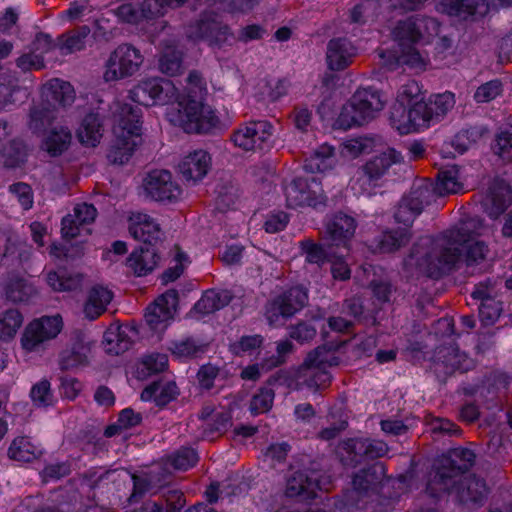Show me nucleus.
I'll list each match as a JSON object with an SVG mask.
<instances>
[{"label": "nucleus", "instance_id": "ea45409f", "mask_svg": "<svg viewBox=\"0 0 512 512\" xmlns=\"http://www.w3.org/2000/svg\"><path fill=\"white\" fill-rule=\"evenodd\" d=\"M7 299L13 302H24L36 294L34 284L24 277H13L5 288Z\"/></svg>", "mask_w": 512, "mask_h": 512}, {"label": "nucleus", "instance_id": "3c124183", "mask_svg": "<svg viewBox=\"0 0 512 512\" xmlns=\"http://www.w3.org/2000/svg\"><path fill=\"white\" fill-rule=\"evenodd\" d=\"M71 140V133L67 128L52 131L44 141L45 150L52 156L61 154Z\"/></svg>", "mask_w": 512, "mask_h": 512}, {"label": "nucleus", "instance_id": "9b49d317", "mask_svg": "<svg viewBox=\"0 0 512 512\" xmlns=\"http://www.w3.org/2000/svg\"><path fill=\"white\" fill-rule=\"evenodd\" d=\"M230 33L227 25L223 24L214 12H203L199 19L186 29L190 40L206 41L210 46L220 47L228 40Z\"/></svg>", "mask_w": 512, "mask_h": 512}, {"label": "nucleus", "instance_id": "6e6d98bb", "mask_svg": "<svg viewBox=\"0 0 512 512\" xmlns=\"http://www.w3.org/2000/svg\"><path fill=\"white\" fill-rule=\"evenodd\" d=\"M81 349L79 346H74L63 350L59 358L60 368L62 370H69L85 364L87 357L80 351Z\"/></svg>", "mask_w": 512, "mask_h": 512}, {"label": "nucleus", "instance_id": "b1692460", "mask_svg": "<svg viewBox=\"0 0 512 512\" xmlns=\"http://www.w3.org/2000/svg\"><path fill=\"white\" fill-rule=\"evenodd\" d=\"M211 157L203 150L195 151L186 156L178 165L182 176L194 183L201 180L210 168Z\"/></svg>", "mask_w": 512, "mask_h": 512}, {"label": "nucleus", "instance_id": "0e129e2a", "mask_svg": "<svg viewBox=\"0 0 512 512\" xmlns=\"http://www.w3.org/2000/svg\"><path fill=\"white\" fill-rule=\"evenodd\" d=\"M262 344L260 335L243 336L238 342L231 344L230 349L235 355L243 352H251Z\"/></svg>", "mask_w": 512, "mask_h": 512}, {"label": "nucleus", "instance_id": "20e7f679", "mask_svg": "<svg viewBox=\"0 0 512 512\" xmlns=\"http://www.w3.org/2000/svg\"><path fill=\"white\" fill-rule=\"evenodd\" d=\"M189 92L181 96L169 113V121L188 134H208L219 124L215 113Z\"/></svg>", "mask_w": 512, "mask_h": 512}, {"label": "nucleus", "instance_id": "aec40b11", "mask_svg": "<svg viewBox=\"0 0 512 512\" xmlns=\"http://www.w3.org/2000/svg\"><path fill=\"white\" fill-rule=\"evenodd\" d=\"M287 206L290 208L313 206L326 200L321 194L317 195L310 189L308 180L302 177L294 179L285 188Z\"/></svg>", "mask_w": 512, "mask_h": 512}, {"label": "nucleus", "instance_id": "c03bdc74", "mask_svg": "<svg viewBox=\"0 0 512 512\" xmlns=\"http://www.w3.org/2000/svg\"><path fill=\"white\" fill-rule=\"evenodd\" d=\"M133 481V490L130 493V506L140 502L146 494H148L154 487V475L146 473H133L130 475Z\"/></svg>", "mask_w": 512, "mask_h": 512}, {"label": "nucleus", "instance_id": "bf43d9fd", "mask_svg": "<svg viewBox=\"0 0 512 512\" xmlns=\"http://www.w3.org/2000/svg\"><path fill=\"white\" fill-rule=\"evenodd\" d=\"M334 149L328 145H322L314 150L311 156L305 160L304 169L310 173H316L322 170L321 164L324 159L332 156Z\"/></svg>", "mask_w": 512, "mask_h": 512}, {"label": "nucleus", "instance_id": "a18cd8bd", "mask_svg": "<svg viewBox=\"0 0 512 512\" xmlns=\"http://www.w3.org/2000/svg\"><path fill=\"white\" fill-rule=\"evenodd\" d=\"M113 133L119 139L120 146L117 148L121 151L120 156L117 155V151L112 152L109 155L110 161L117 164H124L128 161L127 157V145H128V118L121 117L117 124L113 127Z\"/></svg>", "mask_w": 512, "mask_h": 512}, {"label": "nucleus", "instance_id": "72a5a7b5", "mask_svg": "<svg viewBox=\"0 0 512 512\" xmlns=\"http://www.w3.org/2000/svg\"><path fill=\"white\" fill-rule=\"evenodd\" d=\"M102 132L103 125L98 114L90 113L85 116L77 130V137L83 145L95 147L102 138Z\"/></svg>", "mask_w": 512, "mask_h": 512}, {"label": "nucleus", "instance_id": "de8ad7c7", "mask_svg": "<svg viewBox=\"0 0 512 512\" xmlns=\"http://www.w3.org/2000/svg\"><path fill=\"white\" fill-rule=\"evenodd\" d=\"M182 67V53L174 46H166L159 60L161 72L174 76L178 74Z\"/></svg>", "mask_w": 512, "mask_h": 512}, {"label": "nucleus", "instance_id": "c85d7f7f", "mask_svg": "<svg viewBox=\"0 0 512 512\" xmlns=\"http://www.w3.org/2000/svg\"><path fill=\"white\" fill-rule=\"evenodd\" d=\"M41 93L48 102H54L60 106L70 105L75 99L73 86L58 78L51 79L44 84Z\"/></svg>", "mask_w": 512, "mask_h": 512}, {"label": "nucleus", "instance_id": "4d7b16f0", "mask_svg": "<svg viewBox=\"0 0 512 512\" xmlns=\"http://www.w3.org/2000/svg\"><path fill=\"white\" fill-rule=\"evenodd\" d=\"M168 350L176 357H194L205 350L204 345H197L191 338L172 342Z\"/></svg>", "mask_w": 512, "mask_h": 512}, {"label": "nucleus", "instance_id": "393cba45", "mask_svg": "<svg viewBox=\"0 0 512 512\" xmlns=\"http://www.w3.org/2000/svg\"><path fill=\"white\" fill-rule=\"evenodd\" d=\"M442 11L449 16L467 20L472 16H483L488 11L485 0H443Z\"/></svg>", "mask_w": 512, "mask_h": 512}, {"label": "nucleus", "instance_id": "603ef678", "mask_svg": "<svg viewBox=\"0 0 512 512\" xmlns=\"http://www.w3.org/2000/svg\"><path fill=\"white\" fill-rule=\"evenodd\" d=\"M503 310L502 302L495 296L488 297L479 305V316L486 326L492 325L501 315Z\"/></svg>", "mask_w": 512, "mask_h": 512}, {"label": "nucleus", "instance_id": "f257e3e1", "mask_svg": "<svg viewBox=\"0 0 512 512\" xmlns=\"http://www.w3.org/2000/svg\"><path fill=\"white\" fill-rule=\"evenodd\" d=\"M483 220L478 216L465 215L458 223L435 240L417 259L419 270L431 279H439L451 272L461 260V247L475 236L481 235Z\"/></svg>", "mask_w": 512, "mask_h": 512}, {"label": "nucleus", "instance_id": "f8f14e48", "mask_svg": "<svg viewBox=\"0 0 512 512\" xmlns=\"http://www.w3.org/2000/svg\"><path fill=\"white\" fill-rule=\"evenodd\" d=\"M444 493H455L459 504L476 509L485 504L490 488L483 478L476 475H462L456 478V483L448 491H444ZM442 494L443 492H441Z\"/></svg>", "mask_w": 512, "mask_h": 512}, {"label": "nucleus", "instance_id": "338daca9", "mask_svg": "<svg viewBox=\"0 0 512 512\" xmlns=\"http://www.w3.org/2000/svg\"><path fill=\"white\" fill-rule=\"evenodd\" d=\"M497 153L504 160H512V133L505 131L501 132L496 139V146L494 147Z\"/></svg>", "mask_w": 512, "mask_h": 512}, {"label": "nucleus", "instance_id": "49530a36", "mask_svg": "<svg viewBox=\"0 0 512 512\" xmlns=\"http://www.w3.org/2000/svg\"><path fill=\"white\" fill-rule=\"evenodd\" d=\"M142 125L141 110L130 107V158L138 149L146 150L144 147L145 140L142 136Z\"/></svg>", "mask_w": 512, "mask_h": 512}, {"label": "nucleus", "instance_id": "bb28decb", "mask_svg": "<svg viewBox=\"0 0 512 512\" xmlns=\"http://www.w3.org/2000/svg\"><path fill=\"white\" fill-rule=\"evenodd\" d=\"M439 367L447 375H452L456 371L467 372L472 367V360L465 353L459 351L454 346H444L438 351Z\"/></svg>", "mask_w": 512, "mask_h": 512}, {"label": "nucleus", "instance_id": "473e14b6", "mask_svg": "<svg viewBox=\"0 0 512 512\" xmlns=\"http://www.w3.org/2000/svg\"><path fill=\"white\" fill-rule=\"evenodd\" d=\"M400 161V154L392 149L388 148L385 152L374 156L372 159L366 162L363 166L365 175L371 180L379 179L386 173L389 167Z\"/></svg>", "mask_w": 512, "mask_h": 512}, {"label": "nucleus", "instance_id": "4be33fe9", "mask_svg": "<svg viewBox=\"0 0 512 512\" xmlns=\"http://www.w3.org/2000/svg\"><path fill=\"white\" fill-rule=\"evenodd\" d=\"M319 489L317 478L297 471L287 481L286 495L288 497H298L303 502H309L317 496V490Z\"/></svg>", "mask_w": 512, "mask_h": 512}, {"label": "nucleus", "instance_id": "4468645a", "mask_svg": "<svg viewBox=\"0 0 512 512\" xmlns=\"http://www.w3.org/2000/svg\"><path fill=\"white\" fill-rule=\"evenodd\" d=\"M174 90L171 81L162 78H150L141 81L130 90V99L148 107L155 103L168 102L173 96Z\"/></svg>", "mask_w": 512, "mask_h": 512}, {"label": "nucleus", "instance_id": "ddd939ff", "mask_svg": "<svg viewBox=\"0 0 512 512\" xmlns=\"http://www.w3.org/2000/svg\"><path fill=\"white\" fill-rule=\"evenodd\" d=\"M142 188L152 200L161 203H174L182 193L181 187L173 180L168 170H152L142 181Z\"/></svg>", "mask_w": 512, "mask_h": 512}, {"label": "nucleus", "instance_id": "6e6552de", "mask_svg": "<svg viewBox=\"0 0 512 512\" xmlns=\"http://www.w3.org/2000/svg\"><path fill=\"white\" fill-rule=\"evenodd\" d=\"M307 303V290L302 286L292 287L266 305V319L270 326H276L279 324L280 318H291L302 310Z\"/></svg>", "mask_w": 512, "mask_h": 512}, {"label": "nucleus", "instance_id": "2f4dec72", "mask_svg": "<svg viewBox=\"0 0 512 512\" xmlns=\"http://www.w3.org/2000/svg\"><path fill=\"white\" fill-rule=\"evenodd\" d=\"M409 101V109L407 111V122L408 127L404 126L401 128L398 127L399 130H402L404 133H408L410 128L412 127L414 130L419 129L420 127H425L428 123L434 119L432 114V106L429 104V101H424L423 99L416 100L415 102Z\"/></svg>", "mask_w": 512, "mask_h": 512}, {"label": "nucleus", "instance_id": "dca6fc26", "mask_svg": "<svg viewBox=\"0 0 512 512\" xmlns=\"http://www.w3.org/2000/svg\"><path fill=\"white\" fill-rule=\"evenodd\" d=\"M322 348H315L305 357L303 363L296 368V376L301 378L300 385H305L315 390L329 385L331 375L321 364L319 353Z\"/></svg>", "mask_w": 512, "mask_h": 512}, {"label": "nucleus", "instance_id": "e433bc0d", "mask_svg": "<svg viewBox=\"0 0 512 512\" xmlns=\"http://www.w3.org/2000/svg\"><path fill=\"white\" fill-rule=\"evenodd\" d=\"M128 74V45H120L110 56L104 78L106 81H115Z\"/></svg>", "mask_w": 512, "mask_h": 512}, {"label": "nucleus", "instance_id": "8fccbe9b", "mask_svg": "<svg viewBox=\"0 0 512 512\" xmlns=\"http://www.w3.org/2000/svg\"><path fill=\"white\" fill-rule=\"evenodd\" d=\"M80 275L68 276L64 273L51 271L47 274V283L54 291H72L81 286Z\"/></svg>", "mask_w": 512, "mask_h": 512}, {"label": "nucleus", "instance_id": "f03ea898", "mask_svg": "<svg viewBox=\"0 0 512 512\" xmlns=\"http://www.w3.org/2000/svg\"><path fill=\"white\" fill-rule=\"evenodd\" d=\"M160 228L149 215L140 212L130 214V236L136 244L130 253V267L138 276L151 273L160 257L154 248L153 242L159 239Z\"/></svg>", "mask_w": 512, "mask_h": 512}, {"label": "nucleus", "instance_id": "c9c22d12", "mask_svg": "<svg viewBox=\"0 0 512 512\" xmlns=\"http://www.w3.org/2000/svg\"><path fill=\"white\" fill-rule=\"evenodd\" d=\"M412 238L409 228L399 227L383 232L379 237L377 247L381 253H391L406 246Z\"/></svg>", "mask_w": 512, "mask_h": 512}, {"label": "nucleus", "instance_id": "052dcab7", "mask_svg": "<svg viewBox=\"0 0 512 512\" xmlns=\"http://www.w3.org/2000/svg\"><path fill=\"white\" fill-rule=\"evenodd\" d=\"M458 169L451 167L446 170H442L438 174L439 185L447 193H456L461 189V183L458 181Z\"/></svg>", "mask_w": 512, "mask_h": 512}, {"label": "nucleus", "instance_id": "79ce46f5", "mask_svg": "<svg viewBox=\"0 0 512 512\" xmlns=\"http://www.w3.org/2000/svg\"><path fill=\"white\" fill-rule=\"evenodd\" d=\"M230 297L227 294H220L213 290L206 291L194 305V310L200 314L213 313L228 305Z\"/></svg>", "mask_w": 512, "mask_h": 512}, {"label": "nucleus", "instance_id": "13d9d810", "mask_svg": "<svg viewBox=\"0 0 512 512\" xmlns=\"http://www.w3.org/2000/svg\"><path fill=\"white\" fill-rule=\"evenodd\" d=\"M429 104L432 106V114L434 118L444 116L455 104L454 94L445 92L429 98Z\"/></svg>", "mask_w": 512, "mask_h": 512}, {"label": "nucleus", "instance_id": "5fc2aeb1", "mask_svg": "<svg viewBox=\"0 0 512 512\" xmlns=\"http://www.w3.org/2000/svg\"><path fill=\"white\" fill-rule=\"evenodd\" d=\"M274 396V391L270 388L264 387L259 389V392L250 401L251 413L256 415L268 412L272 408Z\"/></svg>", "mask_w": 512, "mask_h": 512}, {"label": "nucleus", "instance_id": "2eb2a0df", "mask_svg": "<svg viewBox=\"0 0 512 512\" xmlns=\"http://www.w3.org/2000/svg\"><path fill=\"white\" fill-rule=\"evenodd\" d=\"M272 126L266 121H251L231 135L235 146L244 151L262 150L271 136Z\"/></svg>", "mask_w": 512, "mask_h": 512}, {"label": "nucleus", "instance_id": "c756f323", "mask_svg": "<svg viewBox=\"0 0 512 512\" xmlns=\"http://www.w3.org/2000/svg\"><path fill=\"white\" fill-rule=\"evenodd\" d=\"M90 34V28L86 25L76 27L57 38V42L52 45L56 47L61 54L67 55L82 50L85 47V40Z\"/></svg>", "mask_w": 512, "mask_h": 512}, {"label": "nucleus", "instance_id": "09e8293b", "mask_svg": "<svg viewBox=\"0 0 512 512\" xmlns=\"http://www.w3.org/2000/svg\"><path fill=\"white\" fill-rule=\"evenodd\" d=\"M166 461L174 470L186 471L197 463L198 455L194 449L182 447L168 456Z\"/></svg>", "mask_w": 512, "mask_h": 512}, {"label": "nucleus", "instance_id": "6ab92c4d", "mask_svg": "<svg viewBox=\"0 0 512 512\" xmlns=\"http://www.w3.org/2000/svg\"><path fill=\"white\" fill-rule=\"evenodd\" d=\"M97 210L93 205L87 203L77 204L74 207V214L67 215L62 219V236L65 239H73L85 229L86 225L94 222Z\"/></svg>", "mask_w": 512, "mask_h": 512}, {"label": "nucleus", "instance_id": "0eeeda50", "mask_svg": "<svg viewBox=\"0 0 512 512\" xmlns=\"http://www.w3.org/2000/svg\"><path fill=\"white\" fill-rule=\"evenodd\" d=\"M356 221L352 216L342 212L336 213L325 225L321 232L324 246L333 248L338 253V258H344L350 250V242L356 230Z\"/></svg>", "mask_w": 512, "mask_h": 512}, {"label": "nucleus", "instance_id": "774afa93", "mask_svg": "<svg viewBox=\"0 0 512 512\" xmlns=\"http://www.w3.org/2000/svg\"><path fill=\"white\" fill-rule=\"evenodd\" d=\"M316 328L307 322H300L291 326L289 336L298 342L310 341L316 336Z\"/></svg>", "mask_w": 512, "mask_h": 512}, {"label": "nucleus", "instance_id": "a211bd4d", "mask_svg": "<svg viewBox=\"0 0 512 512\" xmlns=\"http://www.w3.org/2000/svg\"><path fill=\"white\" fill-rule=\"evenodd\" d=\"M463 246L461 259L465 264L466 274H480L490 266L491 250L485 241H470Z\"/></svg>", "mask_w": 512, "mask_h": 512}, {"label": "nucleus", "instance_id": "f704fd0d", "mask_svg": "<svg viewBox=\"0 0 512 512\" xmlns=\"http://www.w3.org/2000/svg\"><path fill=\"white\" fill-rule=\"evenodd\" d=\"M41 454V449L26 436L16 437L8 449V456L18 462H32Z\"/></svg>", "mask_w": 512, "mask_h": 512}, {"label": "nucleus", "instance_id": "412c9836", "mask_svg": "<svg viewBox=\"0 0 512 512\" xmlns=\"http://www.w3.org/2000/svg\"><path fill=\"white\" fill-rule=\"evenodd\" d=\"M385 479V465L382 462H375L358 471L353 477L352 484L359 493L369 494L377 492Z\"/></svg>", "mask_w": 512, "mask_h": 512}, {"label": "nucleus", "instance_id": "423d86ee", "mask_svg": "<svg viewBox=\"0 0 512 512\" xmlns=\"http://www.w3.org/2000/svg\"><path fill=\"white\" fill-rule=\"evenodd\" d=\"M386 100L380 91L373 88L358 89L342 107L336 120L338 128L347 130L353 126H362L376 117L384 108Z\"/></svg>", "mask_w": 512, "mask_h": 512}, {"label": "nucleus", "instance_id": "e2e57ef3", "mask_svg": "<svg viewBox=\"0 0 512 512\" xmlns=\"http://www.w3.org/2000/svg\"><path fill=\"white\" fill-rule=\"evenodd\" d=\"M301 378L296 376V368L290 370H278L274 374H272L268 380V385H284L287 387H292L296 384V388L300 385Z\"/></svg>", "mask_w": 512, "mask_h": 512}, {"label": "nucleus", "instance_id": "a19ab883", "mask_svg": "<svg viewBox=\"0 0 512 512\" xmlns=\"http://www.w3.org/2000/svg\"><path fill=\"white\" fill-rule=\"evenodd\" d=\"M121 329V325L113 323L104 333L106 351L110 354L119 355L128 349V339Z\"/></svg>", "mask_w": 512, "mask_h": 512}, {"label": "nucleus", "instance_id": "a878e982", "mask_svg": "<svg viewBox=\"0 0 512 512\" xmlns=\"http://www.w3.org/2000/svg\"><path fill=\"white\" fill-rule=\"evenodd\" d=\"M52 38L44 33L37 34L33 47L35 50L40 51L29 52L21 55L17 59V66L23 71L41 70L44 67L43 54L52 49Z\"/></svg>", "mask_w": 512, "mask_h": 512}, {"label": "nucleus", "instance_id": "4c0bfd02", "mask_svg": "<svg viewBox=\"0 0 512 512\" xmlns=\"http://www.w3.org/2000/svg\"><path fill=\"white\" fill-rule=\"evenodd\" d=\"M159 389L160 382H152L143 389L141 399L143 401H149L154 397L156 405L162 408L175 399L179 394L178 387L175 382H167L161 387L160 392L156 394Z\"/></svg>", "mask_w": 512, "mask_h": 512}, {"label": "nucleus", "instance_id": "69168bd1", "mask_svg": "<svg viewBox=\"0 0 512 512\" xmlns=\"http://www.w3.org/2000/svg\"><path fill=\"white\" fill-rule=\"evenodd\" d=\"M143 370L148 374H154L164 371L168 366V357L166 354H153L146 356L142 361Z\"/></svg>", "mask_w": 512, "mask_h": 512}, {"label": "nucleus", "instance_id": "5701e85b", "mask_svg": "<svg viewBox=\"0 0 512 512\" xmlns=\"http://www.w3.org/2000/svg\"><path fill=\"white\" fill-rule=\"evenodd\" d=\"M488 199L491 202L489 216L498 218L512 204V187L504 179L496 177L489 185Z\"/></svg>", "mask_w": 512, "mask_h": 512}, {"label": "nucleus", "instance_id": "cd10ccee", "mask_svg": "<svg viewBox=\"0 0 512 512\" xmlns=\"http://www.w3.org/2000/svg\"><path fill=\"white\" fill-rule=\"evenodd\" d=\"M352 45L346 38H335L329 41L327 46L328 67L334 71L344 70L350 63L354 52Z\"/></svg>", "mask_w": 512, "mask_h": 512}, {"label": "nucleus", "instance_id": "7ed1b4c3", "mask_svg": "<svg viewBox=\"0 0 512 512\" xmlns=\"http://www.w3.org/2000/svg\"><path fill=\"white\" fill-rule=\"evenodd\" d=\"M439 26L435 18L425 15H413L399 20L392 30V36L402 47L401 61L411 66L420 64L422 59L414 45L426 37L437 35Z\"/></svg>", "mask_w": 512, "mask_h": 512}, {"label": "nucleus", "instance_id": "864d4df0", "mask_svg": "<svg viewBox=\"0 0 512 512\" xmlns=\"http://www.w3.org/2000/svg\"><path fill=\"white\" fill-rule=\"evenodd\" d=\"M30 397L34 405L47 407L53 404V394L50 382L46 379L34 384L30 391Z\"/></svg>", "mask_w": 512, "mask_h": 512}, {"label": "nucleus", "instance_id": "37998d69", "mask_svg": "<svg viewBox=\"0 0 512 512\" xmlns=\"http://www.w3.org/2000/svg\"><path fill=\"white\" fill-rule=\"evenodd\" d=\"M23 323V316L17 309H8L0 314V340L12 339Z\"/></svg>", "mask_w": 512, "mask_h": 512}, {"label": "nucleus", "instance_id": "39448f33", "mask_svg": "<svg viewBox=\"0 0 512 512\" xmlns=\"http://www.w3.org/2000/svg\"><path fill=\"white\" fill-rule=\"evenodd\" d=\"M475 454L467 448H457L438 460L433 476L429 479L425 492L432 498L441 497L448 491L456 478L462 476L474 463Z\"/></svg>", "mask_w": 512, "mask_h": 512}, {"label": "nucleus", "instance_id": "9d476101", "mask_svg": "<svg viewBox=\"0 0 512 512\" xmlns=\"http://www.w3.org/2000/svg\"><path fill=\"white\" fill-rule=\"evenodd\" d=\"M438 197L436 188L432 183H422L413 186L408 195L404 196L398 204L395 219L399 223L408 225L419 215L426 206H429Z\"/></svg>", "mask_w": 512, "mask_h": 512}, {"label": "nucleus", "instance_id": "f3484780", "mask_svg": "<svg viewBox=\"0 0 512 512\" xmlns=\"http://www.w3.org/2000/svg\"><path fill=\"white\" fill-rule=\"evenodd\" d=\"M179 303L178 291L169 289L162 295L158 296L153 303H151L144 315L145 321L155 330L158 326L166 321L174 318Z\"/></svg>", "mask_w": 512, "mask_h": 512}, {"label": "nucleus", "instance_id": "1a4fd4ad", "mask_svg": "<svg viewBox=\"0 0 512 512\" xmlns=\"http://www.w3.org/2000/svg\"><path fill=\"white\" fill-rule=\"evenodd\" d=\"M63 328L61 315L42 316L31 321L21 337V346L26 352H34L46 341L58 336Z\"/></svg>", "mask_w": 512, "mask_h": 512}, {"label": "nucleus", "instance_id": "58836bf2", "mask_svg": "<svg viewBox=\"0 0 512 512\" xmlns=\"http://www.w3.org/2000/svg\"><path fill=\"white\" fill-rule=\"evenodd\" d=\"M301 248L306 254V261L309 263L320 264L324 261H332L338 258V253L333 249L324 246V239L320 238V243H315L310 239L301 242Z\"/></svg>", "mask_w": 512, "mask_h": 512}, {"label": "nucleus", "instance_id": "7c9ffc66", "mask_svg": "<svg viewBox=\"0 0 512 512\" xmlns=\"http://www.w3.org/2000/svg\"><path fill=\"white\" fill-rule=\"evenodd\" d=\"M113 294L107 288L102 286L93 287L88 298L84 304V314L90 320L99 318L107 308V305L111 302Z\"/></svg>", "mask_w": 512, "mask_h": 512}, {"label": "nucleus", "instance_id": "680f3d73", "mask_svg": "<svg viewBox=\"0 0 512 512\" xmlns=\"http://www.w3.org/2000/svg\"><path fill=\"white\" fill-rule=\"evenodd\" d=\"M501 91V82L499 80H492L478 87L474 94V98L478 103L489 102L495 99Z\"/></svg>", "mask_w": 512, "mask_h": 512}]
</instances>
